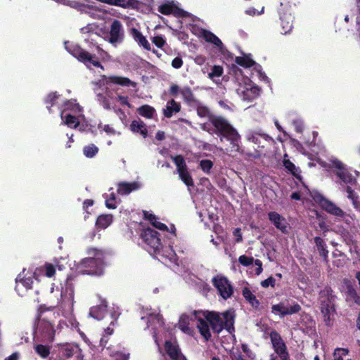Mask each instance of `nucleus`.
Instances as JSON below:
<instances>
[{
	"mask_svg": "<svg viewBox=\"0 0 360 360\" xmlns=\"http://www.w3.org/2000/svg\"><path fill=\"white\" fill-rule=\"evenodd\" d=\"M124 38V31L122 24L115 20L110 25L109 31L105 34L104 39L114 46L122 43Z\"/></svg>",
	"mask_w": 360,
	"mask_h": 360,
	"instance_id": "obj_7",
	"label": "nucleus"
},
{
	"mask_svg": "<svg viewBox=\"0 0 360 360\" xmlns=\"http://www.w3.org/2000/svg\"><path fill=\"white\" fill-rule=\"evenodd\" d=\"M295 127L298 132H302L303 129V123L300 120H297L294 122Z\"/></svg>",
	"mask_w": 360,
	"mask_h": 360,
	"instance_id": "obj_63",
	"label": "nucleus"
},
{
	"mask_svg": "<svg viewBox=\"0 0 360 360\" xmlns=\"http://www.w3.org/2000/svg\"><path fill=\"white\" fill-rule=\"evenodd\" d=\"M141 187L138 182L120 183L118 185L117 192L121 195H127L133 191L138 190Z\"/></svg>",
	"mask_w": 360,
	"mask_h": 360,
	"instance_id": "obj_25",
	"label": "nucleus"
},
{
	"mask_svg": "<svg viewBox=\"0 0 360 360\" xmlns=\"http://www.w3.org/2000/svg\"><path fill=\"white\" fill-rule=\"evenodd\" d=\"M103 82L106 84L113 83L116 84H119L124 86H135V83L131 81L129 79L120 76H110V77H103Z\"/></svg>",
	"mask_w": 360,
	"mask_h": 360,
	"instance_id": "obj_24",
	"label": "nucleus"
},
{
	"mask_svg": "<svg viewBox=\"0 0 360 360\" xmlns=\"http://www.w3.org/2000/svg\"><path fill=\"white\" fill-rule=\"evenodd\" d=\"M346 299L348 302L360 304V298L357 295L356 290L352 288H348Z\"/></svg>",
	"mask_w": 360,
	"mask_h": 360,
	"instance_id": "obj_41",
	"label": "nucleus"
},
{
	"mask_svg": "<svg viewBox=\"0 0 360 360\" xmlns=\"http://www.w3.org/2000/svg\"><path fill=\"white\" fill-rule=\"evenodd\" d=\"M300 310L301 307L299 304L295 302H289L288 300L274 304L271 307V312L275 315L280 316L281 317L297 314Z\"/></svg>",
	"mask_w": 360,
	"mask_h": 360,
	"instance_id": "obj_10",
	"label": "nucleus"
},
{
	"mask_svg": "<svg viewBox=\"0 0 360 360\" xmlns=\"http://www.w3.org/2000/svg\"><path fill=\"white\" fill-rule=\"evenodd\" d=\"M347 192L348 193L347 197L352 200V202H353L354 205L356 206L357 205L356 197L355 196V195L353 193V191L351 190L350 188L348 187L347 188Z\"/></svg>",
	"mask_w": 360,
	"mask_h": 360,
	"instance_id": "obj_56",
	"label": "nucleus"
},
{
	"mask_svg": "<svg viewBox=\"0 0 360 360\" xmlns=\"http://www.w3.org/2000/svg\"><path fill=\"white\" fill-rule=\"evenodd\" d=\"M36 353L41 358H46L50 354V348L48 346L37 344L34 346Z\"/></svg>",
	"mask_w": 360,
	"mask_h": 360,
	"instance_id": "obj_39",
	"label": "nucleus"
},
{
	"mask_svg": "<svg viewBox=\"0 0 360 360\" xmlns=\"http://www.w3.org/2000/svg\"><path fill=\"white\" fill-rule=\"evenodd\" d=\"M177 8L172 4H165L158 8V11L164 15H169L176 13Z\"/></svg>",
	"mask_w": 360,
	"mask_h": 360,
	"instance_id": "obj_36",
	"label": "nucleus"
},
{
	"mask_svg": "<svg viewBox=\"0 0 360 360\" xmlns=\"http://www.w3.org/2000/svg\"><path fill=\"white\" fill-rule=\"evenodd\" d=\"M160 254L162 257L168 258V259L171 262L176 261V253L169 247L166 248L165 250H162V248H160V252L158 255Z\"/></svg>",
	"mask_w": 360,
	"mask_h": 360,
	"instance_id": "obj_42",
	"label": "nucleus"
},
{
	"mask_svg": "<svg viewBox=\"0 0 360 360\" xmlns=\"http://www.w3.org/2000/svg\"><path fill=\"white\" fill-rule=\"evenodd\" d=\"M235 61L237 64L244 68H250L255 64L254 60L250 58L249 55L238 56L236 58Z\"/></svg>",
	"mask_w": 360,
	"mask_h": 360,
	"instance_id": "obj_32",
	"label": "nucleus"
},
{
	"mask_svg": "<svg viewBox=\"0 0 360 360\" xmlns=\"http://www.w3.org/2000/svg\"><path fill=\"white\" fill-rule=\"evenodd\" d=\"M319 302L321 314L324 323L328 326H332L335 319L336 311L335 296L333 295L330 289H325L321 292Z\"/></svg>",
	"mask_w": 360,
	"mask_h": 360,
	"instance_id": "obj_4",
	"label": "nucleus"
},
{
	"mask_svg": "<svg viewBox=\"0 0 360 360\" xmlns=\"http://www.w3.org/2000/svg\"><path fill=\"white\" fill-rule=\"evenodd\" d=\"M60 117L63 122L70 128H76L85 120L83 108L75 100H70L65 103Z\"/></svg>",
	"mask_w": 360,
	"mask_h": 360,
	"instance_id": "obj_3",
	"label": "nucleus"
},
{
	"mask_svg": "<svg viewBox=\"0 0 360 360\" xmlns=\"http://www.w3.org/2000/svg\"><path fill=\"white\" fill-rule=\"evenodd\" d=\"M80 349L77 346H73L70 345H64L60 347V353L65 358H70L72 355L76 353L77 351H79Z\"/></svg>",
	"mask_w": 360,
	"mask_h": 360,
	"instance_id": "obj_31",
	"label": "nucleus"
},
{
	"mask_svg": "<svg viewBox=\"0 0 360 360\" xmlns=\"http://www.w3.org/2000/svg\"><path fill=\"white\" fill-rule=\"evenodd\" d=\"M270 337L276 353L279 356L281 360H287L288 354L286 352L285 345L281 336L276 331H273L271 333Z\"/></svg>",
	"mask_w": 360,
	"mask_h": 360,
	"instance_id": "obj_16",
	"label": "nucleus"
},
{
	"mask_svg": "<svg viewBox=\"0 0 360 360\" xmlns=\"http://www.w3.org/2000/svg\"><path fill=\"white\" fill-rule=\"evenodd\" d=\"M129 34L139 46H142L147 51L151 50L150 44L139 30L131 28L129 30Z\"/></svg>",
	"mask_w": 360,
	"mask_h": 360,
	"instance_id": "obj_23",
	"label": "nucleus"
},
{
	"mask_svg": "<svg viewBox=\"0 0 360 360\" xmlns=\"http://www.w3.org/2000/svg\"><path fill=\"white\" fill-rule=\"evenodd\" d=\"M61 326L62 323L60 321H58L56 325V321H50L46 318H43L39 321L37 332L41 335L45 340L51 342Z\"/></svg>",
	"mask_w": 360,
	"mask_h": 360,
	"instance_id": "obj_6",
	"label": "nucleus"
},
{
	"mask_svg": "<svg viewBox=\"0 0 360 360\" xmlns=\"http://www.w3.org/2000/svg\"><path fill=\"white\" fill-rule=\"evenodd\" d=\"M197 112L198 115L200 117H206L209 114V110L205 107L199 106L197 109Z\"/></svg>",
	"mask_w": 360,
	"mask_h": 360,
	"instance_id": "obj_57",
	"label": "nucleus"
},
{
	"mask_svg": "<svg viewBox=\"0 0 360 360\" xmlns=\"http://www.w3.org/2000/svg\"><path fill=\"white\" fill-rule=\"evenodd\" d=\"M143 239L147 244L148 251L159 254L160 252L161 243L158 236V233L150 229L144 230L141 234Z\"/></svg>",
	"mask_w": 360,
	"mask_h": 360,
	"instance_id": "obj_13",
	"label": "nucleus"
},
{
	"mask_svg": "<svg viewBox=\"0 0 360 360\" xmlns=\"http://www.w3.org/2000/svg\"><path fill=\"white\" fill-rule=\"evenodd\" d=\"M60 302L68 308L72 309L74 304L73 283L70 278H68L65 283L61 287Z\"/></svg>",
	"mask_w": 360,
	"mask_h": 360,
	"instance_id": "obj_15",
	"label": "nucleus"
},
{
	"mask_svg": "<svg viewBox=\"0 0 360 360\" xmlns=\"http://www.w3.org/2000/svg\"><path fill=\"white\" fill-rule=\"evenodd\" d=\"M239 262L243 266H249L252 264L254 259L252 257H248L245 255H241L238 258Z\"/></svg>",
	"mask_w": 360,
	"mask_h": 360,
	"instance_id": "obj_52",
	"label": "nucleus"
},
{
	"mask_svg": "<svg viewBox=\"0 0 360 360\" xmlns=\"http://www.w3.org/2000/svg\"><path fill=\"white\" fill-rule=\"evenodd\" d=\"M117 100L122 105L130 107V104L128 102V98L127 96H118Z\"/></svg>",
	"mask_w": 360,
	"mask_h": 360,
	"instance_id": "obj_61",
	"label": "nucleus"
},
{
	"mask_svg": "<svg viewBox=\"0 0 360 360\" xmlns=\"http://www.w3.org/2000/svg\"><path fill=\"white\" fill-rule=\"evenodd\" d=\"M66 49L79 60L84 63L88 68L100 67L103 69L100 63L97 60L95 56H91L87 51L82 49L79 46H75L72 49L68 47V43L65 44Z\"/></svg>",
	"mask_w": 360,
	"mask_h": 360,
	"instance_id": "obj_8",
	"label": "nucleus"
},
{
	"mask_svg": "<svg viewBox=\"0 0 360 360\" xmlns=\"http://www.w3.org/2000/svg\"><path fill=\"white\" fill-rule=\"evenodd\" d=\"M269 219L283 233L288 232V224L285 217L276 212H271L269 213Z\"/></svg>",
	"mask_w": 360,
	"mask_h": 360,
	"instance_id": "obj_19",
	"label": "nucleus"
},
{
	"mask_svg": "<svg viewBox=\"0 0 360 360\" xmlns=\"http://www.w3.org/2000/svg\"><path fill=\"white\" fill-rule=\"evenodd\" d=\"M152 42L158 47L162 48L165 44L166 41L165 38L161 35L154 36L151 38Z\"/></svg>",
	"mask_w": 360,
	"mask_h": 360,
	"instance_id": "obj_49",
	"label": "nucleus"
},
{
	"mask_svg": "<svg viewBox=\"0 0 360 360\" xmlns=\"http://www.w3.org/2000/svg\"><path fill=\"white\" fill-rule=\"evenodd\" d=\"M112 221V216L110 214L101 215L98 217L96 226L97 229H106Z\"/></svg>",
	"mask_w": 360,
	"mask_h": 360,
	"instance_id": "obj_30",
	"label": "nucleus"
},
{
	"mask_svg": "<svg viewBox=\"0 0 360 360\" xmlns=\"http://www.w3.org/2000/svg\"><path fill=\"white\" fill-rule=\"evenodd\" d=\"M283 164L285 168L290 172L293 175L297 176L299 174L298 169L295 167V165L288 159V156L287 154L283 155Z\"/></svg>",
	"mask_w": 360,
	"mask_h": 360,
	"instance_id": "obj_33",
	"label": "nucleus"
},
{
	"mask_svg": "<svg viewBox=\"0 0 360 360\" xmlns=\"http://www.w3.org/2000/svg\"><path fill=\"white\" fill-rule=\"evenodd\" d=\"M130 129L133 132L140 133L143 137H146L147 136V129L143 121L134 120L130 124Z\"/></svg>",
	"mask_w": 360,
	"mask_h": 360,
	"instance_id": "obj_27",
	"label": "nucleus"
},
{
	"mask_svg": "<svg viewBox=\"0 0 360 360\" xmlns=\"http://www.w3.org/2000/svg\"><path fill=\"white\" fill-rule=\"evenodd\" d=\"M180 110V105L174 100L167 102L165 109H164V115L167 117H171L174 113H176Z\"/></svg>",
	"mask_w": 360,
	"mask_h": 360,
	"instance_id": "obj_28",
	"label": "nucleus"
},
{
	"mask_svg": "<svg viewBox=\"0 0 360 360\" xmlns=\"http://www.w3.org/2000/svg\"><path fill=\"white\" fill-rule=\"evenodd\" d=\"M149 318L151 320H156L157 321V323L158 324L159 326H162L163 325V321L161 319L160 315L158 314H155V313H150L149 314Z\"/></svg>",
	"mask_w": 360,
	"mask_h": 360,
	"instance_id": "obj_54",
	"label": "nucleus"
},
{
	"mask_svg": "<svg viewBox=\"0 0 360 360\" xmlns=\"http://www.w3.org/2000/svg\"><path fill=\"white\" fill-rule=\"evenodd\" d=\"M195 63L199 65H201L205 63V58L202 56H198L195 58Z\"/></svg>",
	"mask_w": 360,
	"mask_h": 360,
	"instance_id": "obj_64",
	"label": "nucleus"
},
{
	"mask_svg": "<svg viewBox=\"0 0 360 360\" xmlns=\"http://www.w3.org/2000/svg\"><path fill=\"white\" fill-rule=\"evenodd\" d=\"M330 162L335 167L337 171V175L345 183H352L354 181V178L351 174H349L345 165L335 158H331L330 160Z\"/></svg>",
	"mask_w": 360,
	"mask_h": 360,
	"instance_id": "obj_17",
	"label": "nucleus"
},
{
	"mask_svg": "<svg viewBox=\"0 0 360 360\" xmlns=\"http://www.w3.org/2000/svg\"><path fill=\"white\" fill-rule=\"evenodd\" d=\"M84 154L87 158L94 157L98 151V148L94 144L86 146L83 149Z\"/></svg>",
	"mask_w": 360,
	"mask_h": 360,
	"instance_id": "obj_43",
	"label": "nucleus"
},
{
	"mask_svg": "<svg viewBox=\"0 0 360 360\" xmlns=\"http://www.w3.org/2000/svg\"><path fill=\"white\" fill-rule=\"evenodd\" d=\"M182 65H183V60L179 57H176L175 58L173 59V60L172 62V67L174 68H176V69L181 68L182 66Z\"/></svg>",
	"mask_w": 360,
	"mask_h": 360,
	"instance_id": "obj_55",
	"label": "nucleus"
},
{
	"mask_svg": "<svg viewBox=\"0 0 360 360\" xmlns=\"http://www.w3.org/2000/svg\"><path fill=\"white\" fill-rule=\"evenodd\" d=\"M311 197L316 202L319 203L328 213L339 217H344L345 213L340 207L324 198L321 195L314 193L311 195Z\"/></svg>",
	"mask_w": 360,
	"mask_h": 360,
	"instance_id": "obj_14",
	"label": "nucleus"
},
{
	"mask_svg": "<svg viewBox=\"0 0 360 360\" xmlns=\"http://www.w3.org/2000/svg\"><path fill=\"white\" fill-rule=\"evenodd\" d=\"M263 11H264V7H262L260 12L257 11L255 8H249L248 9H247L245 11V13L250 15H255L256 14L259 15V14L262 13Z\"/></svg>",
	"mask_w": 360,
	"mask_h": 360,
	"instance_id": "obj_60",
	"label": "nucleus"
},
{
	"mask_svg": "<svg viewBox=\"0 0 360 360\" xmlns=\"http://www.w3.org/2000/svg\"><path fill=\"white\" fill-rule=\"evenodd\" d=\"M243 295L248 300L252 307H257L259 306V301L256 299L255 296L251 292V291L245 288L243 290Z\"/></svg>",
	"mask_w": 360,
	"mask_h": 360,
	"instance_id": "obj_37",
	"label": "nucleus"
},
{
	"mask_svg": "<svg viewBox=\"0 0 360 360\" xmlns=\"http://www.w3.org/2000/svg\"><path fill=\"white\" fill-rule=\"evenodd\" d=\"M106 311V305L104 304L93 307L90 309L89 315L95 319L100 320L103 318Z\"/></svg>",
	"mask_w": 360,
	"mask_h": 360,
	"instance_id": "obj_29",
	"label": "nucleus"
},
{
	"mask_svg": "<svg viewBox=\"0 0 360 360\" xmlns=\"http://www.w3.org/2000/svg\"><path fill=\"white\" fill-rule=\"evenodd\" d=\"M99 129H101L103 131H105L108 136H120L121 135V132L115 130L113 127L110 125H99Z\"/></svg>",
	"mask_w": 360,
	"mask_h": 360,
	"instance_id": "obj_47",
	"label": "nucleus"
},
{
	"mask_svg": "<svg viewBox=\"0 0 360 360\" xmlns=\"http://www.w3.org/2000/svg\"><path fill=\"white\" fill-rule=\"evenodd\" d=\"M243 83L237 89L239 96L244 101H252L256 98L259 94V89L248 79H245Z\"/></svg>",
	"mask_w": 360,
	"mask_h": 360,
	"instance_id": "obj_12",
	"label": "nucleus"
},
{
	"mask_svg": "<svg viewBox=\"0 0 360 360\" xmlns=\"http://www.w3.org/2000/svg\"><path fill=\"white\" fill-rule=\"evenodd\" d=\"M105 205L106 207L109 209H115L117 207V201L115 198V194L111 193L108 196L105 198Z\"/></svg>",
	"mask_w": 360,
	"mask_h": 360,
	"instance_id": "obj_45",
	"label": "nucleus"
},
{
	"mask_svg": "<svg viewBox=\"0 0 360 360\" xmlns=\"http://www.w3.org/2000/svg\"><path fill=\"white\" fill-rule=\"evenodd\" d=\"M170 92L172 94L176 96L179 93L181 94V89L179 87V86L176 85V84H173L171 86V88H170Z\"/></svg>",
	"mask_w": 360,
	"mask_h": 360,
	"instance_id": "obj_62",
	"label": "nucleus"
},
{
	"mask_svg": "<svg viewBox=\"0 0 360 360\" xmlns=\"http://www.w3.org/2000/svg\"><path fill=\"white\" fill-rule=\"evenodd\" d=\"M291 198L293 200H307V198L304 195V193L300 192H295L291 195Z\"/></svg>",
	"mask_w": 360,
	"mask_h": 360,
	"instance_id": "obj_59",
	"label": "nucleus"
},
{
	"mask_svg": "<svg viewBox=\"0 0 360 360\" xmlns=\"http://www.w3.org/2000/svg\"><path fill=\"white\" fill-rule=\"evenodd\" d=\"M213 166V162L210 160H202L200 162L201 169L208 174Z\"/></svg>",
	"mask_w": 360,
	"mask_h": 360,
	"instance_id": "obj_48",
	"label": "nucleus"
},
{
	"mask_svg": "<svg viewBox=\"0 0 360 360\" xmlns=\"http://www.w3.org/2000/svg\"><path fill=\"white\" fill-rule=\"evenodd\" d=\"M349 351L345 348H337L333 352L334 360H351L349 357Z\"/></svg>",
	"mask_w": 360,
	"mask_h": 360,
	"instance_id": "obj_34",
	"label": "nucleus"
},
{
	"mask_svg": "<svg viewBox=\"0 0 360 360\" xmlns=\"http://www.w3.org/2000/svg\"><path fill=\"white\" fill-rule=\"evenodd\" d=\"M212 283L223 299L226 300L232 295L233 289L226 277L217 275L212 278Z\"/></svg>",
	"mask_w": 360,
	"mask_h": 360,
	"instance_id": "obj_9",
	"label": "nucleus"
},
{
	"mask_svg": "<svg viewBox=\"0 0 360 360\" xmlns=\"http://www.w3.org/2000/svg\"><path fill=\"white\" fill-rule=\"evenodd\" d=\"M281 25L283 27V31L285 34L290 32L292 29V17L288 16L287 18L286 22L284 21L283 19H281Z\"/></svg>",
	"mask_w": 360,
	"mask_h": 360,
	"instance_id": "obj_50",
	"label": "nucleus"
},
{
	"mask_svg": "<svg viewBox=\"0 0 360 360\" xmlns=\"http://www.w3.org/2000/svg\"><path fill=\"white\" fill-rule=\"evenodd\" d=\"M139 113L145 117L152 118L155 113V109L150 105H143L138 109Z\"/></svg>",
	"mask_w": 360,
	"mask_h": 360,
	"instance_id": "obj_38",
	"label": "nucleus"
},
{
	"mask_svg": "<svg viewBox=\"0 0 360 360\" xmlns=\"http://www.w3.org/2000/svg\"><path fill=\"white\" fill-rule=\"evenodd\" d=\"M223 74V68L222 67L219 66V65H214L212 69V71L209 73V77L212 79V80H214V79L216 77H219L222 75Z\"/></svg>",
	"mask_w": 360,
	"mask_h": 360,
	"instance_id": "obj_46",
	"label": "nucleus"
},
{
	"mask_svg": "<svg viewBox=\"0 0 360 360\" xmlns=\"http://www.w3.org/2000/svg\"><path fill=\"white\" fill-rule=\"evenodd\" d=\"M173 161L176 166L177 172L187 168L186 162L182 156L178 155V156L174 157Z\"/></svg>",
	"mask_w": 360,
	"mask_h": 360,
	"instance_id": "obj_44",
	"label": "nucleus"
},
{
	"mask_svg": "<svg viewBox=\"0 0 360 360\" xmlns=\"http://www.w3.org/2000/svg\"><path fill=\"white\" fill-rule=\"evenodd\" d=\"M27 276V274H25V271L24 270L16 278L15 290L20 295L23 294L22 288L30 289L33 284V280L31 276Z\"/></svg>",
	"mask_w": 360,
	"mask_h": 360,
	"instance_id": "obj_18",
	"label": "nucleus"
},
{
	"mask_svg": "<svg viewBox=\"0 0 360 360\" xmlns=\"http://www.w3.org/2000/svg\"><path fill=\"white\" fill-rule=\"evenodd\" d=\"M56 274V266L51 263H46L43 266L37 268L33 272V276L36 279H39L40 276L44 275L48 278H52Z\"/></svg>",
	"mask_w": 360,
	"mask_h": 360,
	"instance_id": "obj_22",
	"label": "nucleus"
},
{
	"mask_svg": "<svg viewBox=\"0 0 360 360\" xmlns=\"http://www.w3.org/2000/svg\"><path fill=\"white\" fill-rule=\"evenodd\" d=\"M143 216L144 218L148 220L150 224L156 229L162 231L167 230V226L165 224L160 222L159 219L153 214L148 211H143Z\"/></svg>",
	"mask_w": 360,
	"mask_h": 360,
	"instance_id": "obj_26",
	"label": "nucleus"
},
{
	"mask_svg": "<svg viewBox=\"0 0 360 360\" xmlns=\"http://www.w3.org/2000/svg\"><path fill=\"white\" fill-rule=\"evenodd\" d=\"M180 179L181 181L188 186H193V181L191 174H189L188 169H184L178 172Z\"/></svg>",
	"mask_w": 360,
	"mask_h": 360,
	"instance_id": "obj_35",
	"label": "nucleus"
},
{
	"mask_svg": "<svg viewBox=\"0 0 360 360\" xmlns=\"http://www.w3.org/2000/svg\"><path fill=\"white\" fill-rule=\"evenodd\" d=\"M276 281L273 277H269L267 279L263 281L261 283V285L264 288H267L269 286L274 287L275 285Z\"/></svg>",
	"mask_w": 360,
	"mask_h": 360,
	"instance_id": "obj_53",
	"label": "nucleus"
},
{
	"mask_svg": "<svg viewBox=\"0 0 360 360\" xmlns=\"http://www.w3.org/2000/svg\"><path fill=\"white\" fill-rule=\"evenodd\" d=\"M107 350L109 351V355L114 359V360H128L129 359V354H124L118 351H115L114 349L108 347Z\"/></svg>",
	"mask_w": 360,
	"mask_h": 360,
	"instance_id": "obj_40",
	"label": "nucleus"
},
{
	"mask_svg": "<svg viewBox=\"0 0 360 360\" xmlns=\"http://www.w3.org/2000/svg\"><path fill=\"white\" fill-rule=\"evenodd\" d=\"M198 316H201V311H191L189 313H184L179 317L178 328L184 333L192 335L193 329L191 326L192 321H196L198 323Z\"/></svg>",
	"mask_w": 360,
	"mask_h": 360,
	"instance_id": "obj_11",
	"label": "nucleus"
},
{
	"mask_svg": "<svg viewBox=\"0 0 360 360\" xmlns=\"http://www.w3.org/2000/svg\"><path fill=\"white\" fill-rule=\"evenodd\" d=\"M213 125L220 131L221 134L233 145V150L239 149L240 136L238 132L229 124V123L221 117H215L212 119Z\"/></svg>",
	"mask_w": 360,
	"mask_h": 360,
	"instance_id": "obj_5",
	"label": "nucleus"
},
{
	"mask_svg": "<svg viewBox=\"0 0 360 360\" xmlns=\"http://www.w3.org/2000/svg\"><path fill=\"white\" fill-rule=\"evenodd\" d=\"M201 36L206 41L216 46L221 53L225 54L227 52L221 41L212 32L207 30H202L201 32Z\"/></svg>",
	"mask_w": 360,
	"mask_h": 360,
	"instance_id": "obj_20",
	"label": "nucleus"
},
{
	"mask_svg": "<svg viewBox=\"0 0 360 360\" xmlns=\"http://www.w3.org/2000/svg\"><path fill=\"white\" fill-rule=\"evenodd\" d=\"M208 323L214 332L219 333L224 328L231 332L233 328V311L229 310L222 314L215 311H201V316H198V323H196V327L205 340H208L211 337Z\"/></svg>",
	"mask_w": 360,
	"mask_h": 360,
	"instance_id": "obj_1",
	"label": "nucleus"
},
{
	"mask_svg": "<svg viewBox=\"0 0 360 360\" xmlns=\"http://www.w3.org/2000/svg\"><path fill=\"white\" fill-rule=\"evenodd\" d=\"M88 255L89 257L79 263L77 271L83 274L101 275L103 273L104 252L96 248H90Z\"/></svg>",
	"mask_w": 360,
	"mask_h": 360,
	"instance_id": "obj_2",
	"label": "nucleus"
},
{
	"mask_svg": "<svg viewBox=\"0 0 360 360\" xmlns=\"http://www.w3.org/2000/svg\"><path fill=\"white\" fill-rule=\"evenodd\" d=\"M165 350L172 360H186L176 342L166 341Z\"/></svg>",
	"mask_w": 360,
	"mask_h": 360,
	"instance_id": "obj_21",
	"label": "nucleus"
},
{
	"mask_svg": "<svg viewBox=\"0 0 360 360\" xmlns=\"http://www.w3.org/2000/svg\"><path fill=\"white\" fill-rule=\"evenodd\" d=\"M255 265L256 266V268L255 269V274L257 275H259L262 271V262L259 259H256L255 261Z\"/></svg>",
	"mask_w": 360,
	"mask_h": 360,
	"instance_id": "obj_58",
	"label": "nucleus"
},
{
	"mask_svg": "<svg viewBox=\"0 0 360 360\" xmlns=\"http://www.w3.org/2000/svg\"><path fill=\"white\" fill-rule=\"evenodd\" d=\"M181 94L186 101H191L193 100V94L188 87H185L181 89Z\"/></svg>",
	"mask_w": 360,
	"mask_h": 360,
	"instance_id": "obj_51",
	"label": "nucleus"
}]
</instances>
